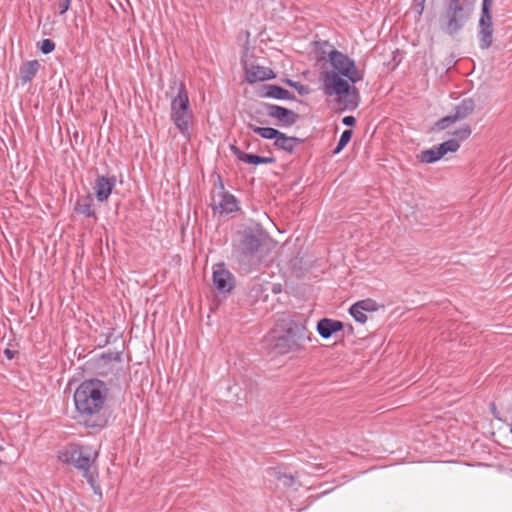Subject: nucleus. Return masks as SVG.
<instances>
[{
    "label": "nucleus",
    "instance_id": "f257e3e1",
    "mask_svg": "<svg viewBox=\"0 0 512 512\" xmlns=\"http://www.w3.org/2000/svg\"><path fill=\"white\" fill-rule=\"evenodd\" d=\"M329 69H323L319 75L320 89L327 97H335L342 110L352 111L359 105L360 94L355 83L363 79L348 55L332 49L327 55Z\"/></svg>",
    "mask_w": 512,
    "mask_h": 512
},
{
    "label": "nucleus",
    "instance_id": "f03ea898",
    "mask_svg": "<svg viewBox=\"0 0 512 512\" xmlns=\"http://www.w3.org/2000/svg\"><path fill=\"white\" fill-rule=\"evenodd\" d=\"M109 393L107 385L99 379L83 381L74 392V404L79 421L87 428H103L107 424L104 411Z\"/></svg>",
    "mask_w": 512,
    "mask_h": 512
},
{
    "label": "nucleus",
    "instance_id": "7ed1b4c3",
    "mask_svg": "<svg viewBox=\"0 0 512 512\" xmlns=\"http://www.w3.org/2000/svg\"><path fill=\"white\" fill-rule=\"evenodd\" d=\"M267 240L268 234L263 227L249 221L237 232L232 256L245 270L250 271L259 263L257 253Z\"/></svg>",
    "mask_w": 512,
    "mask_h": 512
},
{
    "label": "nucleus",
    "instance_id": "20e7f679",
    "mask_svg": "<svg viewBox=\"0 0 512 512\" xmlns=\"http://www.w3.org/2000/svg\"><path fill=\"white\" fill-rule=\"evenodd\" d=\"M476 0H446L440 16L441 29L454 35L461 31L471 17Z\"/></svg>",
    "mask_w": 512,
    "mask_h": 512
},
{
    "label": "nucleus",
    "instance_id": "39448f33",
    "mask_svg": "<svg viewBox=\"0 0 512 512\" xmlns=\"http://www.w3.org/2000/svg\"><path fill=\"white\" fill-rule=\"evenodd\" d=\"M95 456L92 458L87 448L71 445L59 452L58 458L66 464L73 465L78 469L82 476L87 480L96 494L101 495L100 487L96 484L97 473L91 470L92 463L95 461Z\"/></svg>",
    "mask_w": 512,
    "mask_h": 512
},
{
    "label": "nucleus",
    "instance_id": "423d86ee",
    "mask_svg": "<svg viewBox=\"0 0 512 512\" xmlns=\"http://www.w3.org/2000/svg\"><path fill=\"white\" fill-rule=\"evenodd\" d=\"M310 340L305 323L289 320L284 326L283 333L275 337L274 349L279 354L297 352L304 349L305 343Z\"/></svg>",
    "mask_w": 512,
    "mask_h": 512
},
{
    "label": "nucleus",
    "instance_id": "0eeeda50",
    "mask_svg": "<svg viewBox=\"0 0 512 512\" xmlns=\"http://www.w3.org/2000/svg\"><path fill=\"white\" fill-rule=\"evenodd\" d=\"M219 193L218 200L213 198V209L220 214H229L239 210V201L237 198L225 190L222 180L219 178Z\"/></svg>",
    "mask_w": 512,
    "mask_h": 512
},
{
    "label": "nucleus",
    "instance_id": "6e6552de",
    "mask_svg": "<svg viewBox=\"0 0 512 512\" xmlns=\"http://www.w3.org/2000/svg\"><path fill=\"white\" fill-rule=\"evenodd\" d=\"M479 47L482 50H487L493 43V22L492 14L481 13L478 21L477 33Z\"/></svg>",
    "mask_w": 512,
    "mask_h": 512
},
{
    "label": "nucleus",
    "instance_id": "1a4fd4ad",
    "mask_svg": "<svg viewBox=\"0 0 512 512\" xmlns=\"http://www.w3.org/2000/svg\"><path fill=\"white\" fill-rule=\"evenodd\" d=\"M266 111L270 117L277 119L280 125L284 127L294 125L299 118L298 114L293 110L275 104H268Z\"/></svg>",
    "mask_w": 512,
    "mask_h": 512
},
{
    "label": "nucleus",
    "instance_id": "9d476101",
    "mask_svg": "<svg viewBox=\"0 0 512 512\" xmlns=\"http://www.w3.org/2000/svg\"><path fill=\"white\" fill-rule=\"evenodd\" d=\"M171 120L173 121L176 128L179 130L181 135L189 140L191 138V125L193 121L192 110L177 111L170 113Z\"/></svg>",
    "mask_w": 512,
    "mask_h": 512
},
{
    "label": "nucleus",
    "instance_id": "9b49d317",
    "mask_svg": "<svg viewBox=\"0 0 512 512\" xmlns=\"http://www.w3.org/2000/svg\"><path fill=\"white\" fill-rule=\"evenodd\" d=\"M116 185L115 176H98L95 180V196L99 202H105L110 197Z\"/></svg>",
    "mask_w": 512,
    "mask_h": 512
},
{
    "label": "nucleus",
    "instance_id": "f8f14e48",
    "mask_svg": "<svg viewBox=\"0 0 512 512\" xmlns=\"http://www.w3.org/2000/svg\"><path fill=\"white\" fill-rule=\"evenodd\" d=\"M213 283L215 287L222 292H229L232 290L233 278L230 271L224 268V264H219L213 271Z\"/></svg>",
    "mask_w": 512,
    "mask_h": 512
},
{
    "label": "nucleus",
    "instance_id": "ddd939ff",
    "mask_svg": "<svg viewBox=\"0 0 512 512\" xmlns=\"http://www.w3.org/2000/svg\"><path fill=\"white\" fill-rule=\"evenodd\" d=\"M246 80L249 83H255L258 81H265L275 78V74L272 69L259 66L251 65L245 67Z\"/></svg>",
    "mask_w": 512,
    "mask_h": 512
},
{
    "label": "nucleus",
    "instance_id": "4468645a",
    "mask_svg": "<svg viewBox=\"0 0 512 512\" xmlns=\"http://www.w3.org/2000/svg\"><path fill=\"white\" fill-rule=\"evenodd\" d=\"M343 327V323L339 320L323 318L317 322L316 330L323 339H328L334 333L341 331Z\"/></svg>",
    "mask_w": 512,
    "mask_h": 512
},
{
    "label": "nucleus",
    "instance_id": "2eb2a0df",
    "mask_svg": "<svg viewBox=\"0 0 512 512\" xmlns=\"http://www.w3.org/2000/svg\"><path fill=\"white\" fill-rule=\"evenodd\" d=\"M191 110L189 97L185 85L183 83H179L178 93L171 100V113L177 111H186Z\"/></svg>",
    "mask_w": 512,
    "mask_h": 512
},
{
    "label": "nucleus",
    "instance_id": "dca6fc26",
    "mask_svg": "<svg viewBox=\"0 0 512 512\" xmlns=\"http://www.w3.org/2000/svg\"><path fill=\"white\" fill-rule=\"evenodd\" d=\"M303 140L294 136H287L283 132H279V135L274 140V146L288 153H292L296 146L301 144Z\"/></svg>",
    "mask_w": 512,
    "mask_h": 512
},
{
    "label": "nucleus",
    "instance_id": "f3484780",
    "mask_svg": "<svg viewBox=\"0 0 512 512\" xmlns=\"http://www.w3.org/2000/svg\"><path fill=\"white\" fill-rule=\"evenodd\" d=\"M40 69V63L37 60H31L23 63L19 69V78L22 85L32 81Z\"/></svg>",
    "mask_w": 512,
    "mask_h": 512
},
{
    "label": "nucleus",
    "instance_id": "a211bd4d",
    "mask_svg": "<svg viewBox=\"0 0 512 512\" xmlns=\"http://www.w3.org/2000/svg\"><path fill=\"white\" fill-rule=\"evenodd\" d=\"M234 154L238 158V160L252 165H260V164H272L275 162V158L273 157H265L259 156L256 154H248L240 151L238 148L233 147Z\"/></svg>",
    "mask_w": 512,
    "mask_h": 512
},
{
    "label": "nucleus",
    "instance_id": "6ab92c4d",
    "mask_svg": "<svg viewBox=\"0 0 512 512\" xmlns=\"http://www.w3.org/2000/svg\"><path fill=\"white\" fill-rule=\"evenodd\" d=\"M265 97L278 99V100H294L295 96L288 91L287 89L275 85V84H268L265 86Z\"/></svg>",
    "mask_w": 512,
    "mask_h": 512
},
{
    "label": "nucleus",
    "instance_id": "aec40b11",
    "mask_svg": "<svg viewBox=\"0 0 512 512\" xmlns=\"http://www.w3.org/2000/svg\"><path fill=\"white\" fill-rule=\"evenodd\" d=\"M475 109V103L471 98L463 99L458 105L455 106L453 111L454 119L462 120L468 117Z\"/></svg>",
    "mask_w": 512,
    "mask_h": 512
},
{
    "label": "nucleus",
    "instance_id": "412c9836",
    "mask_svg": "<svg viewBox=\"0 0 512 512\" xmlns=\"http://www.w3.org/2000/svg\"><path fill=\"white\" fill-rule=\"evenodd\" d=\"M75 210L85 215L86 217H94L95 209H94V200L91 195H85L80 197L75 205Z\"/></svg>",
    "mask_w": 512,
    "mask_h": 512
},
{
    "label": "nucleus",
    "instance_id": "4be33fe9",
    "mask_svg": "<svg viewBox=\"0 0 512 512\" xmlns=\"http://www.w3.org/2000/svg\"><path fill=\"white\" fill-rule=\"evenodd\" d=\"M443 157L441 150L439 149V146L432 147L427 150H423L420 152V154L417 156L418 160L421 163H434L438 160H440Z\"/></svg>",
    "mask_w": 512,
    "mask_h": 512
},
{
    "label": "nucleus",
    "instance_id": "5701e85b",
    "mask_svg": "<svg viewBox=\"0 0 512 512\" xmlns=\"http://www.w3.org/2000/svg\"><path fill=\"white\" fill-rule=\"evenodd\" d=\"M247 128L252 130L254 133L258 134L263 139L267 140H275V138L279 135V130L272 127H259L252 123L247 124Z\"/></svg>",
    "mask_w": 512,
    "mask_h": 512
},
{
    "label": "nucleus",
    "instance_id": "b1692460",
    "mask_svg": "<svg viewBox=\"0 0 512 512\" xmlns=\"http://www.w3.org/2000/svg\"><path fill=\"white\" fill-rule=\"evenodd\" d=\"M350 315L355 319V321L359 323H365L367 321L366 312L362 308V304H359L358 302L354 303L349 308Z\"/></svg>",
    "mask_w": 512,
    "mask_h": 512
},
{
    "label": "nucleus",
    "instance_id": "393cba45",
    "mask_svg": "<svg viewBox=\"0 0 512 512\" xmlns=\"http://www.w3.org/2000/svg\"><path fill=\"white\" fill-rule=\"evenodd\" d=\"M352 135L353 131L351 129L344 130L340 136L336 148L333 151V154L340 153L344 149V147L349 143Z\"/></svg>",
    "mask_w": 512,
    "mask_h": 512
},
{
    "label": "nucleus",
    "instance_id": "a878e982",
    "mask_svg": "<svg viewBox=\"0 0 512 512\" xmlns=\"http://www.w3.org/2000/svg\"><path fill=\"white\" fill-rule=\"evenodd\" d=\"M438 146L443 156L448 152H456L460 148V144L456 139H449Z\"/></svg>",
    "mask_w": 512,
    "mask_h": 512
},
{
    "label": "nucleus",
    "instance_id": "bb28decb",
    "mask_svg": "<svg viewBox=\"0 0 512 512\" xmlns=\"http://www.w3.org/2000/svg\"><path fill=\"white\" fill-rule=\"evenodd\" d=\"M471 133H472V131H471L470 126L463 125L462 127H460L459 129H457L453 132V136H454L453 139L458 140V142L460 143L461 141H464L467 138H469Z\"/></svg>",
    "mask_w": 512,
    "mask_h": 512
},
{
    "label": "nucleus",
    "instance_id": "cd10ccee",
    "mask_svg": "<svg viewBox=\"0 0 512 512\" xmlns=\"http://www.w3.org/2000/svg\"><path fill=\"white\" fill-rule=\"evenodd\" d=\"M358 303L362 304V308L365 312H375L379 308V305L377 304V302L370 298L360 300V301H358Z\"/></svg>",
    "mask_w": 512,
    "mask_h": 512
},
{
    "label": "nucleus",
    "instance_id": "c85d7f7f",
    "mask_svg": "<svg viewBox=\"0 0 512 512\" xmlns=\"http://www.w3.org/2000/svg\"><path fill=\"white\" fill-rule=\"evenodd\" d=\"M456 121L457 120L454 119L453 114H450V115L445 116V117L441 118L440 120H438L436 123V128L438 130H444Z\"/></svg>",
    "mask_w": 512,
    "mask_h": 512
},
{
    "label": "nucleus",
    "instance_id": "c756f323",
    "mask_svg": "<svg viewBox=\"0 0 512 512\" xmlns=\"http://www.w3.org/2000/svg\"><path fill=\"white\" fill-rule=\"evenodd\" d=\"M55 49V43L51 39H43L39 44V50L47 55L53 52Z\"/></svg>",
    "mask_w": 512,
    "mask_h": 512
},
{
    "label": "nucleus",
    "instance_id": "7c9ffc66",
    "mask_svg": "<svg viewBox=\"0 0 512 512\" xmlns=\"http://www.w3.org/2000/svg\"><path fill=\"white\" fill-rule=\"evenodd\" d=\"M287 84L297 90L300 95L307 94L309 92L308 86L293 80H287Z\"/></svg>",
    "mask_w": 512,
    "mask_h": 512
},
{
    "label": "nucleus",
    "instance_id": "2f4dec72",
    "mask_svg": "<svg viewBox=\"0 0 512 512\" xmlns=\"http://www.w3.org/2000/svg\"><path fill=\"white\" fill-rule=\"evenodd\" d=\"M72 0H57V8L59 15H64L70 8Z\"/></svg>",
    "mask_w": 512,
    "mask_h": 512
},
{
    "label": "nucleus",
    "instance_id": "473e14b6",
    "mask_svg": "<svg viewBox=\"0 0 512 512\" xmlns=\"http://www.w3.org/2000/svg\"><path fill=\"white\" fill-rule=\"evenodd\" d=\"M426 0H414L412 3V9L416 12V14L420 17L422 16L425 9Z\"/></svg>",
    "mask_w": 512,
    "mask_h": 512
},
{
    "label": "nucleus",
    "instance_id": "72a5a7b5",
    "mask_svg": "<svg viewBox=\"0 0 512 512\" xmlns=\"http://www.w3.org/2000/svg\"><path fill=\"white\" fill-rule=\"evenodd\" d=\"M492 2H493V0H483L482 7H481V13L492 14L491 13Z\"/></svg>",
    "mask_w": 512,
    "mask_h": 512
},
{
    "label": "nucleus",
    "instance_id": "f704fd0d",
    "mask_svg": "<svg viewBox=\"0 0 512 512\" xmlns=\"http://www.w3.org/2000/svg\"><path fill=\"white\" fill-rule=\"evenodd\" d=\"M356 122V119L355 117L353 116H345L343 119H342V123L345 125V126H353Z\"/></svg>",
    "mask_w": 512,
    "mask_h": 512
},
{
    "label": "nucleus",
    "instance_id": "c9c22d12",
    "mask_svg": "<svg viewBox=\"0 0 512 512\" xmlns=\"http://www.w3.org/2000/svg\"><path fill=\"white\" fill-rule=\"evenodd\" d=\"M18 457H19V454H18V453H15L14 457H11V458H9V459H7V458H6V459L2 460V459L0 458V465H1V464H12L13 462H15V461H16V459H18Z\"/></svg>",
    "mask_w": 512,
    "mask_h": 512
},
{
    "label": "nucleus",
    "instance_id": "e433bc0d",
    "mask_svg": "<svg viewBox=\"0 0 512 512\" xmlns=\"http://www.w3.org/2000/svg\"><path fill=\"white\" fill-rule=\"evenodd\" d=\"M285 479L287 480L285 483L286 484H291L293 483L294 479L292 476H285Z\"/></svg>",
    "mask_w": 512,
    "mask_h": 512
},
{
    "label": "nucleus",
    "instance_id": "4c0bfd02",
    "mask_svg": "<svg viewBox=\"0 0 512 512\" xmlns=\"http://www.w3.org/2000/svg\"><path fill=\"white\" fill-rule=\"evenodd\" d=\"M5 354L7 355V357H8L9 359H11V358L13 357V354H12L11 350H9V349H6V350H5Z\"/></svg>",
    "mask_w": 512,
    "mask_h": 512
},
{
    "label": "nucleus",
    "instance_id": "58836bf2",
    "mask_svg": "<svg viewBox=\"0 0 512 512\" xmlns=\"http://www.w3.org/2000/svg\"><path fill=\"white\" fill-rule=\"evenodd\" d=\"M510 433L512 434V427L510 428Z\"/></svg>",
    "mask_w": 512,
    "mask_h": 512
}]
</instances>
